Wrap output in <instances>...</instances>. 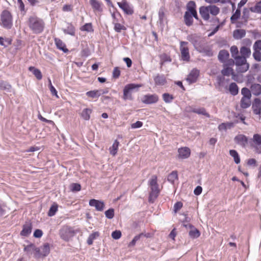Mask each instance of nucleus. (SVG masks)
<instances>
[{
  "mask_svg": "<svg viewBox=\"0 0 261 261\" xmlns=\"http://www.w3.org/2000/svg\"><path fill=\"white\" fill-rule=\"evenodd\" d=\"M106 217L109 219H112L114 216V210L113 208H110L105 213Z\"/></svg>",
  "mask_w": 261,
  "mask_h": 261,
  "instance_id": "nucleus-59",
  "label": "nucleus"
},
{
  "mask_svg": "<svg viewBox=\"0 0 261 261\" xmlns=\"http://www.w3.org/2000/svg\"><path fill=\"white\" fill-rule=\"evenodd\" d=\"M0 90L5 91L6 92H11L12 86L7 81L0 80Z\"/></svg>",
  "mask_w": 261,
  "mask_h": 261,
  "instance_id": "nucleus-22",
  "label": "nucleus"
},
{
  "mask_svg": "<svg viewBox=\"0 0 261 261\" xmlns=\"http://www.w3.org/2000/svg\"><path fill=\"white\" fill-rule=\"evenodd\" d=\"M225 81V79L223 76H218L217 77V84L219 86V90L222 91L221 87H223L224 86V82Z\"/></svg>",
  "mask_w": 261,
  "mask_h": 261,
  "instance_id": "nucleus-54",
  "label": "nucleus"
},
{
  "mask_svg": "<svg viewBox=\"0 0 261 261\" xmlns=\"http://www.w3.org/2000/svg\"><path fill=\"white\" fill-rule=\"evenodd\" d=\"M29 70L32 72L33 74L38 80H41L42 78V74L41 71L37 68L33 66H30L29 68Z\"/></svg>",
  "mask_w": 261,
  "mask_h": 261,
  "instance_id": "nucleus-30",
  "label": "nucleus"
},
{
  "mask_svg": "<svg viewBox=\"0 0 261 261\" xmlns=\"http://www.w3.org/2000/svg\"><path fill=\"white\" fill-rule=\"evenodd\" d=\"M117 4L126 14L130 15L134 13L133 7L130 6L125 1L122 3L118 2Z\"/></svg>",
  "mask_w": 261,
  "mask_h": 261,
  "instance_id": "nucleus-13",
  "label": "nucleus"
},
{
  "mask_svg": "<svg viewBox=\"0 0 261 261\" xmlns=\"http://www.w3.org/2000/svg\"><path fill=\"white\" fill-rule=\"evenodd\" d=\"M92 113V110L89 108L83 109L80 113V116L85 120H89L90 119V115Z\"/></svg>",
  "mask_w": 261,
  "mask_h": 261,
  "instance_id": "nucleus-27",
  "label": "nucleus"
},
{
  "mask_svg": "<svg viewBox=\"0 0 261 261\" xmlns=\"http://www.w3.org/2000/svg\"><path fill=\"white\" fill-rule=\"evenodd\" d=\"M91 54L90 49L87 47L83 48L81 51V55L82 57H87Z\"/></svg>",
  "mask_w": 261,
  "mask_h": 261,
  "instance_id": "nucleus-60",
  "label": "nucleus"
},
{
  "mask_svg": "<svg viewBox=\"0 0 261 261\" xmlns=\"http://www.w3.org/2000/svg\"><path fill=\"white\" fill-rule=\"evenodd\" d=\"M70 190L72 192H79L81 190V186L77 183H72L70 186Z\"/></svg>",
  "mask_w": 261,
  "mask_h": 261,
  "instance_id": "nucleus-56",
  "label": "nucleus"
},
{
  "mask_svg": "<svg viewBox=\"0 0 261 261\" xmlns=\"http://www.w3.org/2000/svg\"><path fill=\"white\" fill-rule=\"evenodd\" d=\"M60 238L65 241L68 242L75 234L73 228L67 225H64L59 230Z\"/></svg>",
  "mask_w": 261,
  "mask_h": 261,
  "instance_id": "nucleus-4",
  "label": "nucleus"
},
{
  "mask_svg": "<svg viewBox=\"0 0 261 261\" xmlns=\"http://www.w3.org/2000/svg\"><path fill=\"white\" fill-rule=\"evenodd\" d=\"M197 49L198 51L205 54L208 57H212L213 55V51L211 49L207 47H203L201 46Z\"/></svg>",
  "mask_w": 261,
  "mask_h": 261,
  "instance_id": "nucleus-41",
  "label": "nucleus"
},
{
  "mask_svg": "<svg viewBox=\"0 0 261 261\" xmlns=\"http://www.w3.org/2000/svg\"><path fill=\"white\" fill-rule=\"evenodd\" d=\"M196 3L194 1H190L188 3L186 6L187 11L185 12H189V13H192L196 11Z\"/></svg>",
  "mask_w": 261,
  "mask_h": 261,
  "instance_id": "nucleus-31",
  "label": "nucleus"
},
{
  "mask_svg": "<svg viewBox=\"0 0 261 261\" xmlns=\"http://www.w3.org/2000/svg\"><path fill=\"white\" fill-rule=\"evenodd\" d=\"M251 140L254 144V147L256 152L261 153V135L258 134H254Z\"/></svg>",
  "mask_w": 261,
  "mask_h": 261,
  "instance_id": "nucleus-10",
  "label": "nucleus"
},
{
  "mask_svg": "<svg viewBox=\"0 0 261 261\" xmlns=\"http://www.w3.org/2000/svg\"><path fill=\"white\" fill-rule=\"evenodd\" d=\"M254 51L261 50V40H258L256 41L253 46Z\"/></svg>",
  "mask_w": 261,
  "mask_h": 261,
  "instance_id": "nucleus-62",
  "label": "nucleus"
},
{
  "mask_svg": "<svg viewBox=\"0 0 261 261\" xmlns=\"http://www.w3.org/2000/svg\"><path fill=\"white\" fill-rule=\"evenodd\" d=\"M58 205L57 203H54L50 207L47 215L49 217L54 216L58 211Z\"/></svg>",
  "mask_w": 261,
  "mask_h": 261,
  "instance_id": "nucleus-44",
  "label": "nucleus"
},
{
  "mask_svg": "<svg viewBox=\"0 0 261 261\" xmlns=\"http://www.w3.org/2000/svg\"><path fill=\"white\" fill-rule=\"evenodd\" d=\"M159 100L158 96L155 94H148L143 96L142 98V102L144 103L150 105L155 103Z\"/></svg>",
  "mask_w": 261,
  "mask_h": 261,
  "instance_id": "nucleus-8",
  "label": "nucleus"
},
{
  "mask_svg": "<svg viewBox=\"0 0 261 261\" xmlns=\"http://www.w3.org/2000/svg\"><path fill=\"white\" fill-rule=\"evenodd\" d=\"M250 10L252 12L261 14V1L256 3L254 7L250 8Z\"/></svg>",
  "mask_w": 261,
  "mask_h": 261,
  "instance_id": "nucleus-52",
  "label": "nucleus"
},
{
  "mask_svg": "<svg viewBox=\"0 0 261 261\" xmlns=\"http://www.w3.org/2000/svg\"><path fill=\"white\" fill-rule=\"evenodd\" d=\"M251 91L255 96L261 94V85L259 84H253L250 87Z\"/></svg>",
  "mask_w": 261,
  "mask_h": 261,
  "instance_id": "nucleus-26",
  "label": "nucleus"
},
{
  "mask_svg": "<svg viewBox=\"0 0 261 261\" xmlns=\"http://www.w3.org/2000/svg\"><path fill=\"white\" fill-rule=\"evenodd\" d=\"M199 75V70L194 68L193 69L189 74L188 75L187 81L190 83L192 84L195 83Z\"/></svg>",
  "mask_w": 261,
  "mask_h": 261,
  "instance_id": "nucleus-14",
  "label": "nucleus"
},
{
  "mask_svg": "<svg viewBox=\"0 0 261 261\" xmlns=\"http://www.w3.org/2000/svg\"><path fill=\"white\" fill-rule=\"evenodd\" d=\"M99 236V233L98 231H95L90 234L87 239V243L89 245L93 244V241Z\"/></svg>",
  "mask_w": 261,
  "mask_h": 261,
  "instance_id": "nucleus-39",
  "label": "nucleus"
},
{
  "mask_svg": "<svg viewBox=\"0 0 261 261\" xmlns=\"http://www.w3.org/2000/svg\"><path fill=\"white\" fill-rule=\"evenodd\" d=\"M119 144V142L116 140L113 143L112 146L110 148V153L113 156H115L117 152Z\"/></svg>",
  "mask_w": 261,
  "mask_h": 261,
  "instance_id": "nucleus-43",
  "label": "nucleus"
},
{
  "mask_svg": "<svg viewBox=\"0 0 261 261\" xmlns=\"http://www.w3.org/2000/svg\"><path fill=\"white\" fill-rule=\"evenodd\" d=\"M221 73L223 76L234 75L233 69L231 67L228 66L224 67V69L221 70Z\"/></svg>",
  "mask_w": 261,
  "mask_h": 261,
  "instance_id": "nucleus-36",
  "label": "nucleus"
},
{
  "mask_svg": "<svg viewBox=\"0 0 261 261\" xmlns=\"http://www.w3.org/2000/svg\"><path fill=\"white\" fill-rule=\"evenodd\" d=\"M189 228H192V229L189 232V234L191 238L196 239L200 236V231L197 228H194L192 225L190 224Z\"/></svg>",
  "mask_w": 261,
  "mask_h": 261,
  "instance_id": "nucleus-29",
  "label": "nucleus"
},
{
  "mask_svg": "<svg viewBox=\"0 0 261 261\" xmlns=\"http://www.w3.org/2000/svg\"><path fill=\"white\" fill-rule=\"evenodd\" d=\"M32 229V224L30 222H26L23 225L22 230L20 232V235L23 237L29 236Z\"/></svg>",
  "mask_w": 261,
  "mask_h": 261,
  "instance_id": "nucleus-16",
  "label": "nucleus"
},
{
  "mask_svg": "<svg viewBox=\"0 0 261 261\" xmlns=\"http://www.w3.org/2000/svg\"><path fill=\"white\" fill-rule=\"evenodd\" d=\"M156 85L163 86L167 83L166 77L164 74H158L153 78Z\"/></svg>",
  "mask_w": 261,
  "mask_h": 261,
  "instance_id": "nucleus-20",
  "label": "nucleus"
},
{
  "mask_svg": "<svg viewBox=\"0 0 261 261\" xmlns=\"http://www.w3.org/2000/svg\"><path fill=\"white\" fill-rule=\"evenodd\" d=\"M113 24L114 25V30L117 33H120L122 30L125 31L126 30L124 25H122L119 22H113Z\"/></svg>",
  "mask_w": 261,
  "mask_h": 261,
  "instance_id": "nucleus-45",
  "label": "nucleus"
},
{
  "mask_svg": "<svg viewBox=\"0 0 261 261\" xmlns=\"http://www.w3.org/2000/svg\"><path fill=\"white\" fill-rule=\"evenodd\" d=\"M55 42L58 49L62 50L64 53H67L68 51V49L66 47L65 43H63L60 39L55 38Z\"/></svg>",
  "mask_w": 261,
  "mask_h": 261,
  "instance_id": "nucleus-24",
  "label": "nucleus"
},
{
  "mask_svg": "<svg viewBox=\"0 0 261 261\" xmlns=\"http://www.w3.org/2000/svg\"><path fill=\"white\" fill-rule=\"evenodd\" d=\"M251 105V99L242 97L240 101V107L242 109H247Z\"/></svg>",
  "mask_w": 261,
  "mask_h": 261,
  "instance_id": "nucleus-34",
  "label": "nucleus"
},
{
  "mask_svg": "<svg viewBox=\"0 0 261 261\" xmlns=\"http://www.w3.org/2000/svg\"><path fill=\"white\" fill-rule=\"evenodd\" d=\"M112 17L113 19V22H119L120 21V20H119V18L118 17L121 18V15L120 14V13H119L118 12L116 13H115V12H113V13H112Z\"/></svg>",
  "mask_w": 261,
  "mask_h": 261,
  "instance_id": "nucleus-63",
  "label": "nucleus"
},
{
  "mask_svg": "<svg viewBox=\"0 0 261 261\" xmlns=\"http://www.w3.org/2000/svg\"><path fill=\"white\" fill-rule=\"evenodd\" d=\"M177 179L178 174L176 171H173L167 177V180L172 184H174L175 180Z\"/></svg>",
  "mask_w": 261,
  "mask_h": 261,
  "instance_id": "nucleus-38",
  "label": "nucleus"
},
{
  "mask_svg": "<svg viewBox=\"0 0 261 261\" xmlns=\"http://www.w3.org/2000/svg\"><path fill=\"white\" fill-rule=\"evenodd\" d=\"M89 3L94 11L98 12L102 11V8L101 7L102 3L101 2H99L97 0H90Z\"/></svg>",
  "mask_w": 261,
  "mask_h": 261,
  "instance_id": "nucleus-23",
  "label": "nucleus"
},
{
  "mask_svg": "<svg viewBox=\"0 0 261 261\" xmlns=\"http://www.w3.org/2000/svg\"><path fill=\"white\" fill-rule=\"evenodd\" d=\"M121 236V232L120 230H115L112 233V237L115 240H118L120 238Z\"/></svg>",
  "mask_w": 261,
  "mask_h": 261,
  "instance_id": "nucleus-64",
  "label": "nucleus"
},
{
  "mask_svg": "<svg viewBox=\"0 0 261 261\" xmlns=\"http://www.w3.org/2000/svg\"><path fill=\"white\" fill-rule=\"evenodd\" d=\"M251 53L250 49L246 46H244L240 48L241 56L245 57L246 59L250 56Z\"/></svg>",
  "mask_w": 261,
  "mask_h": 261,
  "instance_id": "nucleus-33",
  "label": "nucleus"
},
{
  "mask_svg": "<svg viewBox=\"0 0 261 261\" xmlns=\"http://www.w3.org/2000/svg\"><path fill=\"white\" fill-rule=\"evenodd\" d=\"M149 186L151 191L149 193V201L153 203L160 193L159 185L157 182V176L156 175H153L151 177L149 180Z\"/></svg>",
  "mask_w": 261,
  "mask_h": 261,
  "instance_id": "nucleus-2",
  "label": "nucleus"
},
{
  "mask_svg": "<svg viewBox=\"0 0 261 261\" xmlns=\"http://www.w3.org/2000/svg\"><path fill=\"white\" fill-rule=\"evenodd\" d=\"M241 15V10L238 8L235 13L232 14L230 17V21L231 23H234L237 20H238Z\"/></svg>",
  "mask_w": 261,
  "mask_h": 261,
  "instance_id": "nucleus-48",
  "label": "nucleus"
},
{
  "mask_svg": "<svg viewBox=\"0 0 261 261\" xmlns=\"http://www.w3.org/2000/svg\"><path fill=\"white\" fill-rule=\"evenodd\" d=\"M143 236H146L145 233H141L138 235L136 236L132 241L129 243L128 247H133L136 245V242L139 241L140 238Z\"/></svg>",
  "mask_w": 261,
  "mask_h": 261,
  "instance_id": "nucleus-50",
  "label": "nucleus"
},
{
  "mask_svg": "<svg viewBox=\"0 0 261 261\" xmlns=\"http://www.w3.org/2000/svg\"><path fill=\"white\" fill-rule=\"evenodd\" d=\"M67 27L66 28H63L62 31L65 34H68L72 36L75 35V28L74 26L70 22H66Z\"/></svg>",
  "mask_w": 261,
  "mask_h": 261,
  "instance_id": "nucleus-17",
  "label": "nucleus"
},
{
  "mask_svg": "<svg viewBox=\"0 0 261 261\" xmlns=\"http://www.w3.org/2000/svg\"><path fill=\"white\" fill-rule=\"evenodd\" d=\"M234 60H235V65L237 66L236 70L238 72L244 73L248 70L249 64L247 62V60L245 57L239 55L235 58Z\"/></svg>",
  "mask_w": 261,
  "mask_h": 261,
  "instance_id": "nucleus-3",
  "label": "nucleus"
},
{
  "mask_svg": "<svg viewBox=\"0 0 261 261\" xmlns=\"http://www.w3.org/2000/svg\"><path fill=\"white\" fill-rule=\"evenodd\" d=\"M229 154L233 158L234 162L236 164H238L240 163V158L236 150L231 149L229 150Z\"/></svg>",
  "mask_w": 261,
  "mask_h": 261,
  "instance_id": "nucleus-40",
  "label": "nucleus"
},
{
  "mask_svg": "<svg viewBox=\"0 0 261 261\" xmlns=\"http://www.w3.org/2000/svg\"><path fill=\"white\" fill-rule=\"evenodd\" d=\"M160 57H161V66L163 65L164 63L166 62H171V59L170 57V56H169L168 55H167L166 54H164L162 55Z\"/></svg>",
  "mask_w": 261,
  "mask_h": 261,
  "instance_id": "nucleus-58",
  "label": "nucleus"
},
{
  "mask_svg": "<svg viewBox=\"0 0 261 261\" xmlns=\"http://www.w3.org/2000/svg\"><path fill=\"white\" fill-rule=\"evenodd\" d=\"M178 158L181 159H187L191 153L190 149L187 147H182L178 149Z\"/></svg>",
  "mask_w": 261,
  "mask_h": 261,
  "instance_id": "nucleus-18",
  "label": "nucleus"
},
{
  "mask_svg": "<svg viewBox=\"0 0 261 261\" xmlns=\"http://www.w3.org/2000/svg\"><path fill=\"white\" fill-rule=\"evenodd\" d=\"M28 25L33 33L38 34L43 32L45 23L42 19L36 16H31L28 20Z\"/></svg>",
  "mask_w": 261,
  "mask_h": 261,
  "instance_id": "nucleus-1",
  "label": "nucleus"
},
{
  "mask_svg": "<svg viewBox=\"0 0 261 261\" xmlns=\"http://www.w3.org/2000/svg\"><path fill=\"white\" fill-rule=\"evenodd\" d=\"M187 42L181 41L180 42V49L181 51V60L184 61H189L190 56L189 51V48L186 45L188 44Z\"/></svg>",
  "mask_w": 261,
  "mask_h": 261,
  "instance_id": "nucleus-7",
  "label": "nucleus"
},
{
  "mask_svg": "<svg viewBox=\"0 0 261 261\" xmlns=\"http://www.w3.org/2000/svg\"><path fill=\"white\" fill-rule=\"evenodd\" d=\"M163 99L166 103H170L174 99L172 95L168 93H165L162 95Z\"/></svg>",
  "mask_w": 261,
  "mask_h": 261,
  "instance_id": "nucleus-51",
  "label": "nucleus"
},
{
  "mask_svg": "<svg viewBox=\"0 0 261 261\" xmlns=\"http://www.w3.org/2000/svg\"><path fill=\"white\" fill-rule=\"evenodd\" d=\"M234 142L242 147H245L248 144V138L243 134L237 135L234 138Z\"/></svg>",
  "mask_w": 261,
  "mask_h": 261,
  "instance_id": "nucleus-12",
  "label": "nucleus"
},
{
  "mask_svg": "<svg viewBox=\"0 0 261 261\" xmlns=\"http://www.w3.org/2000/svg\"><path fill=\"white\" fill-rule=\"evenodd\" d=\"M12 40L9 38H3L0 37V45L3 46L4 47H7L12 44Z\"/></svg>",
  "mask_w": 261,
  "mask_h": 261,
  "instance_id": "nucleus-42",
  "label": "nucleus"
},
{
  "mask_svg": "<svg viewBox=\"0 0 261 261\" xmlns=\"http://www.w3.org/2000/svg\"><path fill=\"white\" fill-rule=\"evenodd\" d=\"M229 57V53L227 50L225 49H222L219 52L218 58L221 63H225Z\"/></svg>",
  "mask_w": 261,
  "mask_h": 261,
  "instance_id": "nucleus-19",
  "label": "nucleus"
},
{
  "mask_svg": "<svg viewBox=\"0 0 261 261\" xmlns=\"http://www.w3.org/2000/svg\"><path fill=\"white\" fill-rule=\"evenodd\" d=\"M246 35V31L243 29H237L233 31V36L236 39H241Z\"/></svg>",
  "mask_w": 261,
  "mask_h": 261,
  "instance_id": "nucleus-28",
  "label": "nucleus"
},
{
  "mask_svg": "<svg viewBox=\"0 0 261 261\" xmlns=\"http://www.w3.org/2000/svg\"><path fill=\"white\" fill-rule=\"evenodd\" d=\"M89 204L91 206L95 207L96 210L99 212L102 211L105 206L103 201L94 199L90 200Z\"/></svg>",
  "mask_w": 261,
  "mask_h": 261,
  "instance_id": "nucleus-11",
  "label": "nucleus"
},
{
  "mask_svg": "<svg viewBox=\"0 0 261 261\" xmlns=\"http://www.w3.org/2000/svg\"><path fill=\"white\" fill-rule=\"evenodd\" d=\"M42 256H46L50 252V247L48 243H45L40 247Z\"/></svg>",
  "mask_w": 261,
  "mask_h": 261,
  "instance_id": "nucleus-35",
  "label": "nucleus"
},
{
  "mask_svg": "<svg viewBox=\"0 0 261 261\" xmlns=\"http://www.w3.org/2000/svg\"><path fill=\"white\" fill-rule=\"evenodd\" d=\"M48 87L51 93L53 95L56 96L57 97H59L58 95V92L55 88L53 86L50 79H48Z\"/></svg>",
  "mask_w": 261,
  "mask_h": 261,
  "instance_id": "nucleus-57",
  "label": "nucleus"
},
{
  "mask_svg": "<svg viewBox=\"0 0 261 261\" xmlns=\"http://www.w3.org/2000/svg\"><path fill=\"white\" fill-rule=\"evenodd\" d=\"M199 13L204 20H208L210 19V11L208 6H201L199 8Z\"/></svg>",
  "mask_w": 261,
  "mask_h": 261,
  "instance_id": "nucleus-21",
  "label": "nucleus"
},
{
  "mask_svg": "<svg viewBox=\"0 0 261 261\" xmlns=\"http://www.w3.org/2000/svg\"><path fill=\"white\" fill-rule=\"evenodd\" d=\"M200 37L197 35L191 34L187 36V40L192 43L195 48L197 50L201 46Z\"/></svg>",
  "mask_w": 261,
  "mask_h": 261,
  "instance_id": "nucleus-9",
  "label": "nucleus"
},
{
  "mask_svg": "<svg viewBox=\"0 0 261 261\" xmlns=\"http://www.w3.org/2000/svg\"><path fill=\"white\" fill-rule=\"evenodd\" d=\"M228 90L232 95L235 96L238 94L239 87L236 83H231L229 85Z\"/></svg>",
  "mask_w": 261,
  "mask_h": 261,
  "instance_id": "nucleus-32",
  "label": "nucleus"
},
{
  "mask_svg": "<svg viewBox=\"0 0 261 261\" xmlns=\"http://www.w3.org/2000/svg\"><path fill=\"white\" fill-rule=\"evenodd\" d=\"M184 22L188 27H190L193 24V18L191 13L185 12L184 16Z\"/></svg>",
  "mask_w": 261,
  "mask_h": 261,
  "instance_id": "nucleus-25",
  "label": "nucleus"
},
{
  "mask_svg": "<svg viewBox=\"0 0 261 261\" xmlns=\"http://www.w3.org/2000/svg\"><path fill=\"white\" fill-rule=\"evenodd\" d=\"M86 95L89 97L94 98H98L100 96L98 90H94L88 91L86 93Z\"/></svg>",
  "mask_w": 261,
  "mask_h": 261,
  "instance_id": "nucleus-47",
  "label": "nucleus"
},
{
  "mask_svg": "<svg viewBox=\"0 0 261 261\" xmlns=\"http://www.w3.org/2000/svg\"><path fill=\"white\" fill-rule=\"evenodd\" d=\"M1 25L5 28L9 29L12 26V16L8 10H4L1 15Z\"/></svg>",
  "mask_w": 261,
  "mask_h": 261,
  "instance_id": "nucleus-6",
  "label": "nucleus"
},
{
  "mask_svg": "<svg viewBox=\"0 0 261 261\" xmlns=\"http://www.w3.org/2000/svg\"><path fill=\"white\" fill-rule=\"evenodd\" d=\"M241 93L243 95L242 97L250 98L251 97V91L246 87H244L241 90Z\"/></svg>",
  "mask_w": 261,
  "mask_h": 261,
  "instance_id": "nucleus-53",
  "label": "nucleus"
},
{
  "mask_svg": "<svg viewBox=\"0 0 261 261\" xmlns=\"http://www.w3.org/2000/svg\"><path fill=\"white\" fill-rule=\"evenodd\" d=\"M252 56L255 61L257 62L261 61V52L260 51H254Z\"/></svg>",
  "mask_w": 261,
  "mask_h": 261,
  "instance_id": "nucleus-61",
  "label": "nucleus"
},
{
  "mask_svg": "<svg viewBox=\"0 0 261 261\" xmlns=\"http://www.w3.org/2000/svg\"><path fill=\"white\" fill-rule=\"evenodd\" d=\"M199 115H203L206 118H210V115L206 112V109L203 107L196 108L195 113Z\"/></svg>",
  "mask_w": 261,
  "mask_h": 261,
  "instance_id": "nucleus-37",
  "label": "nucleus"
},
{
  "mask_svg": "<svg viewBox=\"0 0 261 261\" xmlns=\"http://www.w3.org/2000/svg\"><path fill=\"white\" fill-rule=\"evenodd\" d=\"M208 8L210 13L214 16L217 15L220 12L219 8L215 5H210L208 6Z\"/></svg>",
  "mask_w": 261,
  "mask_h": 261,
  "instance_id": "nucleus-49",
  "label": "nucleus"
},
{
  "mask_svg": "<svg viewBox=\"0 0 261 261\" xmlns=\"http://www.w3.org/2000/svg\"><path fill=\"white\" fill-rule=\"evenodd\" d=\"M230 53L231 55V57L234 59L235 58L239 56V50L237 46L235 45H233L230 47Z\"/></svg>",
  "mask_w": 261,
  "mask_h": 261,
  "instance_id": "nucleus-55",
  "label": "nucleus"
},
{
  "mask_svg": "<svg viewBox=\"0 0 261 261\" xmlns=\"http://www.w3.org/2000/svg\"><path fill=\"white\" fill-rule=\"evenodd\" d=\"M80 30L82 31H86L87 32H93L94 31L92 23H87L85 24L80 28Z\"/></svg>",
  "mask_w": 261,
  "mask_h": 261,
  "instance_id": "nucleus-46",
  "label": "nucleus"
},
{
  "mask_svg": "<svg viewBox=\"0 0 261 261\" xmlns=\"http://www.w3.org/2000/svg\"><path fill=\"white\" fill-rule=\"evenodd\" d=\"M252 109L255 115L261 114V100L258 98H255L252 103Z\"/></svg>",
  "mask_w": 261,
  "mask_h": 261,
  "instance_id": "nucleus-15",
  "label": "nucleus"
},
{
  "mask_svg": "<svg viewBox=\"0 0 261 261\" xmlns=\"http://www.w3.org/2000/svg\"><path fill=\"white\" fill-rule=\"evenodd\" d=\"M141 87H142V85L140 84H129L126 85L123 89L122 98L124 100H133L134 99L132 96L133 91L136 89H137L136 91H138V88Z\"/></svg>",
  "mask_w": 261,
  "mask_h": 261,
  "instance_id": "nucleus-5",
  "label": "nucleus"
}]
</instances>
